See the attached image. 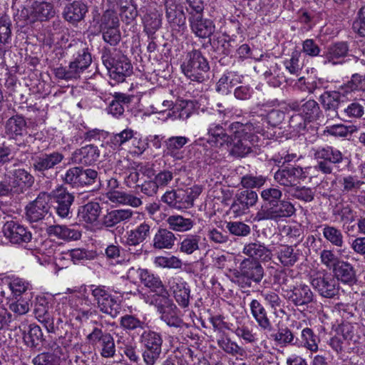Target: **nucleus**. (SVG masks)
<instances>
[{
  "label": "nucleus",
  "instance_id": "9b49d317",
  "mask_svg": "<svg viewBox=\"0 0 365 365\" xmlns=\"http://www.w3.org/2000/svg\"><path fill=\"white\" fill-rule=\"evenodd\" d=\"M50 199L48 193L45 192H40L34 201L26 206V219L30 222H36L43 220L49 212Z\"/></svg>",
  "mask_w": 365,
  "mask_h": 365
},
{
  "label": "nucleus",
  "instance_id": "f3484780",
  "mask_svg": "<svg viewBox=\"0 0 365 365\" xmlns=\"http://www.w3.org/2000/svg\"><path fill=\"white\" fill-rule=\"evenodd\" d=\"M284 299L299 310H305L314 302V295L308 285L299 284Z\"/></svg>",
  "mask_w": 365,
  "mask_h": 365
},
{
  "label": "nucleus",
  "instance_id": "423d86ee",
  "mask_svg": "<svg viewBox=\"0 0 365 365\" xmlns=\"http://www.w3.org/2000/svg\"><path fill=\"white\" fill-rule=\"evenodd\" d=\"M294 205L284 200H281L267 206H261L256 213L255 220L259 222L264 220L279 221L285 217L292 216L295 213Z\"/></svg>",
  "mask_w": 365,
  "mask_h": 365
},
{
  "label": "nucleus",
  "instance_id": "13d9d810",
  "mask_svg": "<svg viewBox=\"0 0 365 365\" xmlns=\"http://www.w3.org/2000/svg\"><path fill=\"white\" fill-rule=\"evenodd\" d=\"M6 282L13 297L16 298L20 297L30 288V284L27 281L19 277L7 278Z\"/></svg>",
  "mask_w": 365,
  "mask_h": 365
},
{
  "label": "nucleus",
  "instance_id": "9d476101",
  "mask_svg": "<svg viewBox=\"0 0 365 365\" xmlns=\"http://www.w3.org/2000/svg\"><path fill=\"white\" fill-rule=\"evenodd\" d=\"M157 309L160 314L161 320L168 326L179 329L188 327V324L180 317V310L168 296L161 299L157 305Z\"/></svg>",
  "mask_w": 365,
  "mask_h": 365
},
{
  "label": "nucleus",
  "instance_id": "0e129e2a",
  "mask_svg": "<svg viewBox=\"0 0 365 365\" xmlns=\"http://www.w3.org/2000/svg\"><path fill=\"white\" fill-rule=\"evenodd\" d=\"M257 68L258 72L261 73L264 78L270 75L277 74V72L280 69L274 60L270 58L261 59Z\"/></svg>",
  "mask_w": 365,
  "mask_h": 365
},
{
  "label": "nucleus",
  "instance_id": "20e7f679",
  "mask_svg": "<svg viewBox=\"0 0 365 365\" xmlns=\"http://www.w3.org/2000/svg\"><path fill=\"white\" fill-rule=\"evenodd\" d=\"M202 192L200 186L195 185L187 189H178L167 191L161 197V200L170 207L175 208L192 207L194 200Z\"/></svg>",
  "mask_w": 365,
  "mask_h": 365
},
{
  "label": "nucleus",
  "instance_id": "e433bc0d",
  "mask_svg": "<svg viewBox=\"0 0 365 365\" xmlns=\"http://www.w3.org/2000/svg\"><path fill=\"white\" fill-rule=\"evenodd\" d=\"M176 237L174 233L164 228H160L153 238V247L155 249H171L175 245Z\"/></svg>",
  "mask_w": 365,
  "mask_h": 365
},
{
  "label": "nucleus",
  "instance_id": "f03ea898",
  "mask_svg": "<svg viewBox=\"0 0 365 365\" xmlns=\"http://www.w3.org/2000/svg\"><path fill=\"white\" fill-rule=\"evenodd\" d=\"M181 68L185 76L191 81L202 82L206 78L210 66L202 53L194 49L187 53Z\"/></svg>",
  "mask_w": 365,
  "mask_h": 365
},
{
  "label": "nucleus",
  "instance_id": "5fc2aeb1",
  "mask_svg": "<svg viewBox=\"0 0 365 365\" xmlns=\"http://www.w3.org/2000/svg\"><path fill=\"white\" fill-rule=\"evenodd\" d=\"M334 216L339 217L340 221L351 223L356 220V212L349 205L336 204L332 210Z\"/></svg>",
  "mask_w": 365,
  "mask_h": 365
},
{
  "label": "nucleus",
  "instance_id": "2f4dec72",
  "mask_svg": "<svg viewBox=\"0 0 365 365\" xmlns=\"http://www.w3.org/2000/svg\"><path fill=\"white\" fill-rule=\"evenodd\" d=\"M334 277L339 282L351 285L356 282V270L349 262L340 261L334 269Z\"/></svg>",
  "mask_w": 365,
  "mask_h": 365
},
{
  "label": "nucleus",
  "instance_id": "37998d69",
  "mask_svg": "<svg viewBox=\"0 0 365 365\" xmlns=\"http://www.w3.org/2000/svg\"><path fill=\"white\" fill-rule=\"evenodd\" d=\"M189 142L185 136H172L165 141L167 154L176 160H181L182 155L179 150Z\"/></svg>",
  "mask_w": 365,
  "mask_h": 365
},
{
  "label": "nucleus",
  "instance_id": "412c9836",
  "mask_svg": "<svg viewBox=\"0 0 365 365\" xmlns=\"http://www.w3.org/2000/svg\"><path fill=\"white\" fill-rule=\"evenodd\" d=\"M73 200L74 196L66 189L60 187L56 190L53 192V201L57 215L62 218L68 217Z\"/></svg>",
  "mask_w": 365,
  "mask_h": 365
},
{
  "label": "nucleus",
  "instance_id": "de8ad7c7",
  "mask_svg": "<svg viewBox=\"0 0 365 365\" xmlns=\"http://www.w3.org/2000/svg\"><path fill=\"white\" fill-rule=\"evenodd\" d=\"M322 227L323 237L328 242L336 247L344 245V235L341 230L329 225H324Z\"/></svg>",
  "mask_w": 365,
  "mask_h": 365
},
{
  "label": "nucleus",
  "instance_id": "6ab92c4d",
  "mask_svg": "<svg viewBox=\"0 0 365 365\" xmlns=\"http://www.w3.org/2000/svg\"><path fill=\"white\" fill-rule=\"evenodd\" d=\"M274 180L287 189L297 185L299 180L305 178L303 169L299 167H287L278 170L274 175Z\"/></svg>",
  "mask_w": 365,
  "mask_h": 365
},
{
  "label": "nucleus",
  "instance_id": "774afa93",
  "mask_svg": "<svg viewBox=\"0 0 365 365\" xmlns=\"http://www.w3.org/2000/svg\"><path fill=\"white\" fill-rule=\"evenodd\" d=\"M32 362L34 365H61V359L56 354L43 352L35 356Z\"/></svg>",
  "mask_w": 365,
  "mask_h": 365
},
{
  "label": "nucleus",
  "instance_id": "b1692460",
  "mask_svg": "<svg viewBox=\"0 0 365 365\" xmlns=\"http://www.w3.org/2000/svg\"><path fill=\"white\" fill-rule=\"evenodd\" d=\"M100 156V150L97 146L88 145L76 150L71 155L73 163L91 165L96 162Z\"/></svg>",
  "mask_w": 365,
  "mask_h": 365
},
{
  "label": "nucleus",
  "instance_id": "7ed1b4c3",
  "mask_svg": "<svg viewBox=\"0 0 365 365\" xmlns=\"http://www.w3.org/2000/svg\"><path fill=\"white\" fill-rule=\"evenodd\" d=\"M102 61L110 78L117 83L123 82L133 73V66L128 58L123 55L113 57L109 50L103 51Z\"/></svg>",
  "mask_w": 365,
  "mask_h": 365
},
{
  "label": "nucleus",
  "instance_id": "052dcab7",
  "mask_svg": "<svg viewBox=\"0 0 365 365\" xmlns=\"http://www.w3.org/2000/svg\"><path fill=\"white\" fill-rule=\"evenodd\" d=\"M217 344L225 352L232 356H242L245 354V349L229 337L222 336L217 340Z\"/></svg>",
  "mask_w": 365,
  "mask_h": 365
},
{
  "label": "nucleus",
  "instance_id": "4be33fe9",
  "mask_svg": "<svg viewBox=\"0 0 365 365\" xmlns=\"http://www.w3.org/2000/svg\"><path fill=\"white\" fill-rule=\"evenodd\" d=\"M91 61V55L88 48H83L80 50L74 61L66 67L69 80L79 78L80 73L89 66Z\"/></svg>",
  "mask_w": 365,
  "mask_h": 365
},
{
  "label": "nucleus",
  "instance_id": "6e6d98bb",
  "mask_svg": "<svg viewBox=\"0 0 365 365\" xmlns=\"http://www.w3.org/2000/svg\"><path fill=\"white\" fill-rule=\"evenodd\" d=\"M119 26L120 21L115 11L108 9L103 12L99 20L100 31L118 28Z\"/></svg>",
  "mask_w": 365,
  "mask_h": 365
},
{
  "label": "nucleus",
  "instance_id": "603ef678",
  "mask_svg": "<svg viewBox=\"0 0 365 365\" xmlns=\"http://www.w3.org/2000/svg\"><path fill=\"white\" fill-rule=\"evenodd\" d=\"M301 345L309 349L312 352H316L318 350V344L320 339L316 335L314 331L308 327L304 328L302 330L300 336Z\"/></svg>",
  "mask_w": 365,
  "mask_h": 365
},
{
  "label": "nucleus",
  "instance_id": "864d4df0",
  "mask_svg": "<svg viewBox=\"0 0 365 365\" xmlns=\"http://www.w3.org/2000/svg\"><path fill=\"white\" fill-rule=\"evenodd\" d=\"M286 192L289 196L306 202H312L315 195V191L313 188L305 186H294L286 190Z\"/></svg>",
  "mask_w": 365,
  "mask_h": 365
},
{
  "label": "nucleus",
  "instance_id": "2eb2a0df",
  "mask_svg": "<svg viewBox=\"0 0 365 365\" xmlns=\"http://www.w3.org/2000/svg\"><path fill=\"white\" fill-rule=\"evenodd\" d=\"M63 159V154L59 151L41 153L32 157V168L36 172L45 175L46 171L54 169Z\"/></svg>",
  "mask_w": 365,
  "mask_h": 365
},
{
  "label": "nucleus",
  "instance_id": "a18cd8bd",
  "mask_svg": "<svg viewBox=\"0 0 365 365\" xmlns=\"http://www.w3.org/2000/svg\"><path fill=\"white\" fill-rule=\"evenodd\" d=\"M13 187L20 188L21 192L25 187H31L34 183V176L27 170L23 168L15 169L12 172Z\"/></svg>",
  "mask_w": 365,
  "mask_h": 365
},
{
  "label": "nucleus",
  "instance_id": "bb28decb",
  "mask_svg": "<svg viewBox=\"0 0 365 365\" xmlns=\"http://www.w3.org/2000/svg\"><path fill=\"white\" fill-rule=\"evenodd\" d=\"M101 212V207L98 202H89L80 206L78 210V218L80 222L90 225H97Z\"/></svg>",
  "mask_w": 365,
  "mask_h": 365
},
{
  "label": "nucleus",
  "instance_id": "680f3d73",
  "mask_svg": "<svg viewBox=\"0 0 365 365\" xmlns=\"http://www.w3.org/2000/svg\"><path fill=\"white\" fill-rule=\"evenodd\" d=\"M341 89L346 93L354 91H365V75L359 73L353 74L350 81L344 86H341Z\"/></svg>",
  "mask_w": 365,
  "mask_h": 365
},
{
  "label": "nucleus",
  "instance_id": "c85d7f7f",
  "mask_svg": "<svg viewBox=\"0 0 365 365\" xmlns=\"http://www.w3.org/2000/svg\"><path fill=\"white\" fill-rule=\"evenodd\" d=\"M152 224L143 222L134 229L127 232L126 244L128 246H137L143 242L151 235Z\"/></svg>",
  "mask_w": 365,
  "mask_h": 365
},
{
  "label": "nucleus",
  "instance_id": "72a5a7b5",
  "mask_svg": "<svg viewBox=\"0 0 365 365\" xmlns=\"http://www.w3.org/2000/svg\"><path fill=\"white\" fill-rule=\"evenodd\" d=\"M48 1H35L32 4L31 15L37 20L41 21H48L56 15L53 4Z\"/></svg>",
  "mask_w": 365,
  "mask_h": 365
},
{
  "label": "nucleus",
  "instance_id": "c9c22d12",
  "mask_svg": "<svg viewBox=\"0 0 365 365\" xmlns=\"http://www.w3.org/2000/svg\"><path fill=\"white\" fill-rule=\"evenodd\" d=\"M341 95L339 91H326L320 96V101L327 111H333L339 117L342 107Z\"/></svg>",
  "mask_w": 365,
  "mask_h": 365
},
{
  "label": "nucleus",
  "instance_id": "4468645a",
  "mask_svg": "<svg viewBox=\"0 0 365 365\" xmlns=\"http://www.w3.org/2000/svg\"><path fill=\"white\" fill-rule=\"evenodd\" d=\"M203 11L189 12L188 21L190 29L196 36L202 38H209L215 31L212 20L203 17Z\"/></svg>",
  "mask_w": 365,
  "mask_h": 365
},
{
  "label": "nucleus",
  "instance_id": "4c0bfd02",
  "mask_svg": "<svg viewBox=\"0 0 365 365\" xmlns=\"http://www.w3.org/2000/svg\"><path fill=\"white\" fill-rule=\"evenodd\" d=\"M274 282L282 290L284 298L289 294L298 284L296 278L291 274V272H277L274 275Z\"/></svg>",
  "mask_w": 365,
  "mask_h": 365
},
{
  "label": "nucleus",
  "instance_id": "5701e85b",
  "mask_svg": "<svg viewBox=\"0 0 365 365\" xmlns=\"http://www.w3.org/2000/svg\"><path fill=\"white\" fill-rule=\"evenodd\" d=\"M165 16L170 24L179 28L185 25V14L182 6L176 0H165Z\"/></svg>",
  "mask_w": 365,
  "mask_h": 365
},
{
  "label": "nucleus",
  "instance_id": "ddd939ff",
  "mask_svg": "<svg viewBox=\"0 0 365 365\" xmlns=\"http://www.w3.org/2000/svg\"><path fill=\"white\" fill-rule=\"evenodd\" d=\"M2 232L4 236L14 245H24L32 239V234L28 228L14 220L6 222Z\"/></svg>",
  "mask_w": 365,
  "mask_h": 365
},
{
  "label": "nucleus",
  "instance_id": "1a4fd4ad",
  "mask_svg": "<svg viewBox=\"0 0 365 365\" xmlns=\"http://www.w3.org/2000/svg\"><path fill=\"white\" fill-rule=\"evenodd\" d=\"M91 294L101 312L112 317H115L120 313L121 310L120 302L114 296H112L104 287L92 286Z\"/></svg>",
  "mask_w": 365,
  "mask_h": 365
},
{
  "label": "nucleus",
  "instance_id": "dca6fc26",
  "mask_svg": "<svg viewBox=\"0 0 365 365\" xmlns=\"http://www.w3.org/2000/svg\"><path fill=\"white\" fill-rule=\"evenodd\" d=\"M311 284L319 294L325 298H334L339 292V284L331 274H326L313 278Z\"/></svg>",
  "mask_w": 365,
  "mask_h": 365
},
{
  "label": "nucleus",
  "instance_id": "6e6552de",
  "mask_svg": "<svg viewBox=\"0 0 365 365\" xmlns=\"http://www.w3.org/2000/svg\"><path fill=\"white\" fill-rule=\"evenodd\" d=\"M89 344L96 347L103 358H111L115 354V345L113 336L100 328L95 327L87 336Z\"/></svg>",
  "mask_w": 365,
  "mask_h": 365
},
{
  "label": "nucleus",
  "instance_id": "473e14b6",
  "mask_svg": "<svg viewBox=\"0 0 365 365\" xmlns=\"http://www.w3.org/2000/svg\"><path fill=\"white\" fill-rule=\"evenodd\" d=\"M140 282L144 285V287L149 289L151 292H155L158 296L161 297L162 299L168 295V291L160 277L155 275L147 269L140 279Z\"/></svg>",
  "mask_w": 365,
  "mask_h": 365
},
{
  "label": "nucleus",
  "instance_id": "4d7b16f0",
  "mask_svg": "<svg viewBox=\"0 0 365 365\" xmlns=\"http://www.w3.org/2000/svg\"><path fill=\"white\" fill-rule=\"evenodd\" d=\"M174 297L180 306L187 307L190 302V290L185 282L177 283L173 287Z\"/></svg>",
  "mask_w": 365,
  "mask_h": 365
},
{
  "label": "nucleus",
  "instance_id": "3c124183",
  "mask_svg": "<svg viewBox=\"0 0 365 365\" xmlns=\"http://www.w3.org/2000/svg\"><path fill=\"white\" fill-rule=\"evenodd\" d=\"M120 325L127 333H130L132 331L143 330L146 324L144 321L140 320L135 315L125 314L121 317Z\"/></svg>",
  "mask_w": 365,
  "mask_h": 365
},
{
  "label": "nucleus",
  "instance_id": "a878e982",
  "mask_svg": "<svg viewBox=\"0 0 365 365\" xmlns=\"http://www.w3.org/2000/svg\"><path fill=\"white\" fill-rule=\"evenodd\" d=\"M27 123L21 115H14L10 117L5 123V133L9 138L15 140L18 137L26 133Z\"/></svg>",
  "mask_w": 365,
  "mask_h": 365
},
{
  "label": "nucleus",
  "instance_id": "49530a36",
  "mask_svg": "<svg viewBox=\"0 0 365 365\" xmlns=\"http://www.w3.org/2000/svg\"><path fill=\"white\" fill-rule=\"evenodd\" d=\"M201 237L197 234L184 235L179 244L180 252L192 255L200 250Z\"/></svg>",
  "mask_w": 365,
  "mask_h": 365
},
{
  "label": "nucleus",
  "instance_id": "338daca9",
  "mask_svg": "<svg viewBox=\"0 0 365 365\" xmlns=\"http://www.w3.org/2000/svg\"><path fill=\"white\" fill-rule=\"evenodd\" d=\"M235 75L232 72H227L219 79L216 85V91L222 93H229L230 88L235 85Z\"/></svg>",
  "mask_w": 365,
  "mask_h": 365
},
{
  "label": "nucleus",
  "instance_id": "a211bd4d",
  "mask_svg": "<svg viewBox=\"0 0 365 365\" xmlns=\"http://www.w3.org/2000/svg\"><path fill=\"white\" fill-rule=\"evenodd\" d=\"M88 7L81 0H76L65 5L62 16L63 19L71 24L76 26L84 20Z\"/></svg>",
  "mask_w": 365,
  "mask_h": 365
},
{
  "label": "nucleus",
  "instance_id": "c756f323",
  "mask_svg": "<svg viewBox=\"0 0 365 365\" xmlns=\"http://www.w3.org/2000/svg\"><path fill=\"white\" fill-rule=\"evenodd\" d=\"M240 271L254 281L255 284H259L264 277V269L261 263L250 258L243 259L240 264Z\"/></svg>",
  "mask_w": 365,
  "mask_h": 365
},
{
  "label": "nucleus",
  "instance_id": "8fccbe9b",
  "mask_svg": "<svg viewBox=\"0 0 365 365\" xmlns=\"http://www.w3.org/2000/svg\"><path fill=\"white\" fill-rule=\"evenodd\" d=\"M144 31L148 36H153L161 26L160 15L156 11H152L145 14L143 17Z\"/></svg>",
  "mask_w": 365,
  "mask_h": 365
},
{
  "label": "nucleus",
  "instance_id": "f257e3e1",
  "mask_svg": "<svg viewBox=\"0 0 365 365\" xmlns=\"http://www.w3.org/2000/svg\"><path fill=\"white\" fill-rule=\"evenodd\" d=\"M229 131V154L235 158H245L252 151V146L257 141V134L265 136L263 125L255 120L245 124L234 122L230 125Z\"/></svg>",
  "mask_w": 365,
  "mask_h": 365
},
{
  "label": "nucleus",
  "instance_id": "aec40b11",
  "mask_svg": "<svg viewBox=\"0 0 365 365\" xmlns=\"http://www.w3.org/2000/svg\"><path fill=\"white\" fill-rule=\"evenodd\" d=\"M288 106L292 110L300 112L307 122L318 119L322 113L318 103L313 99H309L302 104L295 101L289 103Z\"/></svg>",
  "mask_w": 365,
  "mask_h": 365
},
{
  "label": "nucleus",
  "instance_id": "0eeeda50",
  "mask_svg": "<svg viewBox=\"0 0 365 365\" xmlns=\"http://www.w3.org/2000/svg\"><path fill=\"white\" fill-rule=\"evenodd\" d=\"M314 156L318 160L315 168L324 174L331 173L332 165L341 163L344 158L341 152L331 146L319 147L314 150Z\"/></svg>",
  "mask_w": 365,
  "mask_h": 365
},
{
  "label": "nucleus",
  "instance_id": "ea45409f",
  "mask_svg": "<svg viewBox=\"0 0 365 365\" xmlns=\"http://www.w3.org/2000/svg\"><path fill=\"white\" fill-rule=\"evenodd\" d=\"M165 222L169 229L175 232H185L191 230L195 222L191 218H186L180 215H172L167 217Z\"/></svg>",
  "mask_w": 365,
  "mask_h": 365
},
{
  "label": "nucleus",
  "instance_id": "7c9ffc66",
  "mask_svg": "<svg viewBox=\"0 0 365 365\" xmlns=\"http://www.w3.org/2000/svg\"><path fill=\"white\" fill-rule=\"evenodd\" d=\"M207 143L215 147L228 145L231 133L227 134L223 127L219 123H210L207 128Z\"/></svg>",
  "mask_w": 365,
  "mask_h": 365
},
{
  "label": "nucleus",
  "instance_id": "f8f14e48",
  "mask_svg": "<svg viewBox=\"0 0 365 365\" xmlns=\"http://www.w3.org/2000/svg\"><path fill=\"white\" fill-rule=\"evenodd\" d=\"M258 201V195L252 190L238 191L234 196L230 205V210L235 217L247 214L250 207L255 206Z\"/></svg>",
  "mask_w": 365,
  "mask_h": 365
},
{
  "label": "nucleus",
  "instance_id": "a19ab883",
  "mask_svg": "<svg viewBox=\"0 0 365 365\" xmlns=\"http://www.w3.org/2000/svg\"><path fill=\"white\" fill-rule=\"evenodd\" d=\"M50 236H55L65 240H77L81 238V232L75 229H71L66 225H51L46 229Z\"/></svg>",
  "mask_w": 365,
  "mask_h": 365
},
{
  "label": "nucleus",
  "instance_id": "f704fd0d",
  "mask_svg": "<svg viewBox=\"0 0 365 365\" xmlns=\"http://www.w3.org/2000/svg\"><path fill=\"white\" fill-rule=\"evenodd\" d=\"M133 215V212L130 209L112 210L103 216L102 224L111 228L121 222L128 221Z\"/></svg>",
  "mask_w": 365,
  "mask_h": 365
},
{
  "label": "nucleus",
  "instance_id": "09e8293b",
  "mask_svg": "<svg viewBox=\"0 0 365 365\" xmlns=\"http://www.w3.org/2000/svg\"><path fill=\"white\" fill-rule=\"evenodd\" d=\"M277 254L280 263L284 267L293 266L299 259V253L292 246H280Z\"/></svg>",
  "mask_w": 365,
  "mask_h": 365
},
{
  "label": "nucleus",
  "instance_id": "bf43d9fd",
  "mask_svg": "<svg viewBox=\"0 0 365 365\" xmlns=\"http://www.w3.org/2000/svg\"><path fill=\"white\" fill-rule=\"evenodd\" d=\"M24 339L29 346L31 348L37 347L43 341L41 327L38 325L30 324L29 332L24 336Z\"/></svg>",
  "mask_w": 365,
  "mask_h": 365
},
{
  "label": "nucleus",
  "instance_id": "69168bd1",
  "mask_svg": "<svg viewBox=\"0 0 365 365\" xmlns=\"http://www.w3.org/2000/svg\"><path fill=\"white\" fill-rule=\"evenodd\" d=\"M226 228L230 234L238 237L247 236L251 232V228L248 225L239 221L227 222Z\"/></svg>",
  "mask_w": 365,
  "mask_h": 365
},
{
  "label": "nucleus",
  "instance_id": "79ce46f5",
  "mask_svg": "<svg viewBox=\"0 0 365 365\" xmlns=\"http://www.w3.org/2000/svg\"><path fill=\"white\" fill-rule=\"evenodd\" d=\"M364 109L365 103L354 101L340 109L339 118L344 120L351 121L353 119L361 118L364 113Z\"/></svg>",
  "mask_w": 365,
  "mask_h": 365
},
{
  "label": "nucleus",
  "instance_id": "cd10ccee",
  "mask_svg": "<svg viewBox=\"0 0 365 365\" xmlns=\"http://www.w3.org/2000/svg\"><path fill=\"white\" fill-rule=\"evenodd\" d=\"M252 316L258 326L264 331H271L273 329L267 312L262 304L257 299H252L250 304Z\"/></svg>",
  "mask_w": 365,
  "mask_h": 365
},
{
  "label": "nucleus",
  "instance_id": "393cba45",
  "mask_svg": "<svg viewBox=\"0 0 365 365\" xmlns=\"http://www.w3.org/2000/svg\"><path fill=\"white\" fill-rule=\"evenodd\" d=\"M349 46L346 42H337L329 45L322 56L324 63L336 65L342 63V59L346 56Z\"/></svg>",
  "mask_w": 365,
  "mask_h": 365
},
{
  "label": "nucleus",
  "instance_id": "58836bf2",
  "mask_svg": "<svg viewBox=\"0 0 365 365\" xmlns=\"http://www.w3.org/2000/svg\"><path fill=\"white\" fill-rule=\"evenodd\" d=\"M243 253L249 257V258L255 260L261 259L267 261L271 258L270 250L258 242H250L245 245Z\"/></svg>",
  "mask_w": 365,
  "mask_h": 365
},
{
  "label": "nucleus",
  "instance_id": "e2e57ef3",
  "mask_svg": "<svg viewBox=\"0 0 365 365\" xmlns=\"http://www.w3.org/2000/svg\"><path fill=\"white\" fill-rule=\"evenodd\" d=\"M261 198L263 200L262 206H267L282 200V192L277 187L265 188L261 191Z\"/></svg>",
  "mask_w": 365,
  "mask_h": 365
},
{
  "label": "nucleus",
  "instance_id": "39448f33",
  "mask_svg": "<svg viewBox=\"0 0 365 365\" xmlns=\"http://www.w3.org/2000/svg\"><path fill=\"white\" fill-rule=\"evenodd\" d=\"M144 347L143 361L146 365H154L162 352L163 338L160 333L154 331H143L140 338Z\"/></svg>",
  "mask_w": 365,
  "mask_h": 365
},
{
  "label": "nucleus",
  "instance_id": "c03bdc74",
  "mask_svg": "<svg viewBox=\"0 0 365 365\" xmlns=\"http://www.w3.org/2000/svg\"><path fill=\"white\" fill-rule=\"evenodd\" d=\"M269 339L281 346L295 345L298 341L288 327L279 328L277 332L270 334Z\"/></svg>",
  "mask_w": 365,
  "mask_h": 365
}]
</instances>
